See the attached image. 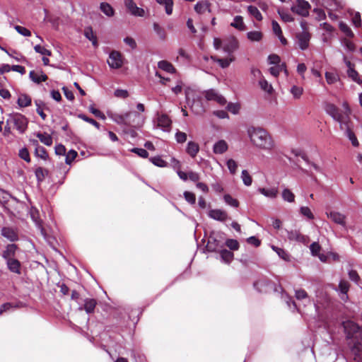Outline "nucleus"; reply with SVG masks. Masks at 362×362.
Masks as SVG:
<instances>
[{"instance_id": "nucleus-29", "label": "nucleus", "mask_w": 362, "mask_h": 362, "mask_svg": "<svg viewBox=\"0 0 362 362\" xmlns=\"http://www.w3.org/2000/svg\"><path fill=\"white\" fill-rule=\"evenodd\" d=\"M49 171L47 169H44L42 167H38L35 170V175L36 177V180L37 182V184H41L45 177L48 175Z\"/></svg>"}, {"instance_id": "nucleus-45", "label": "nucleus", "mask_w": 362, "mask_h": 362, "mask_svg": "<svg viewBox=\"0 0 362 362\" xmlns=\"http://www.w3.org/2000/svg\"><path fill=\"white\" fill-rule=\"evenodd\" d=\"M339 29L343 32L347 37H353L354 36V33L348 25L344 22H340L339 24Z\"/></svg>"}, {"instance_id": "nucleus-33", "label": "nucleus", "mask_w": 362, "mask_h": 362, "mask_svg": "<svg viewBox=\"0 0 362 362\" xmlns=\"http://www.w3.org/2000/svg\"><path fill=\"white\" fill-rule=\"evenodd\" d=\"M211 58L214 62H217L219 64V66L223 69L228 67L230 64L234 60V58L221 59L216 56H211Z\"/></svg>"}, {"instance_id": "nucleus-17", "label": "nucleus", "mask_w": 362, "mask_h": 362, "mask_svg": "<svg viewBox=\"0 0 362 362\" xmlns=\"http://www.w3.org/2000/svg\"><path fill=\"white\" fill-rule=\"evenodd\" d=\"M97 305V301L94 298H86L84 300V304L82 306H79L78 310H84L87 314H91L94 312Z\"/></svg>"}, {"instance_id": "nucleus-2", "label": "nucleus", "mask_w": 362, "mask_h": 362, "mask_svg": "<svg viewBox=\"0 0 362 362\" xmlns=\"http://www.w3.org/2000/svg\"><path fill=\"white\" fill-rule=\"evenodd\" d=\"M251 142L257 147L269 150L273 146V141L268 132L261 127H251L247 129Z\"/></svg>"}, {"instance_id": "nucleus-55", "label": "nucleus", "mask_w": 362, "mask_h": 362, "mask_svg": "<svg viewBox=\"0 0 362 362\" xmlns=\"http://www.w3.org/2000/svg\"><path fill=\"white\" fill-rule=\"evenodd\" d=\"M290 91L295 99H299L303 94V89L300 86H293Z\"/></svg>"}, {"instance_id": "nucleus-9", "label": "nucleus", "mask_w": 362, "mask_h": 362, "mask_svg": "<svg viewBox=\"0 0 362 362\" xmlns=\"http://www.w3.org/2000/svg\"><path fill=\"white\" fill-rule=\"evenodd\" d=\"M325 111L335 121L341 122L343 119V115L339 109L334 104L327 103L325 105Z\"/></svg>"}, {"instance_id": "nucleus-31", "label": "nucleus", "mask_w": 362, "mask_h": 362, "mask_svg": "<svg viewBox=\"0 0 362 362\" xmlns=\"http://www.w3.org/2000/svg\"><path fill=\"white\" fill-rule=\"evenodd\" d=\"M100 11L107 16L112 17L115 14V10L112 6L106 2H102L100 5Z\"/></svg>"}, {"instance_id": "nucleus-24", "label": "nucleus", "mask_w": 362, "mask_h": 362, "mask_svg": "<svg viewBox=\"0 0 362 362\" xmlns=\"http://www.w3.org/2000/svg\"><path fill=\"white\" fill-rule=\"evenodd\" d=\"M199 151V144L194 141H189L186 148V152L192 157L195 158Z\"/></svg>"}, {"instance_id": "nucleus-16", "label": "nucleus", "mask_w": 362, "mask_h": 362, "mask_svg": "<svg viewBox=\"0 0 362 362\" xmlns=\"http://www.w3.org/2000/svg\"><path fill=\"white\" fill-rule=\"evenodd\" d=\"M8 269L16 274H21V263L16 258L6 260Z\"/></svg>"}, {"instance_id": "nucleus-37", "label": "nucleus", "mask_w": 362, "mask_h": 362, "mask_svg": "<svg viewBox=\"0 0 362 362\" xmlns=\"http://www.w3.org/2000/svg\"><path fill=\"white\" fill-rule=\"evenodd\" d=\"M345 136L349 138V139L351 141V144L355 146L358 147L359 146V142L354 134V132L348 127L345 131Z\"/></svg>"}, {"instance_id": "nucleus-26", "label": "nucleus", "mask_w": 362, "mask_h": 362, "mask_svg": "<svg viewBox=\"0 0 362 362\" xmlns=\"http://www.w3.org/2000/svg\"><path fill=\"white\" fill-rule=\"evenodd\" d=\"M23 306V303L18 301V303H5L0 306V315H1L4 313L7 312L13 308H19Z\"/></svg>"}, {"instance_id": "nucleus-52", "label": "nucleus", "mask_w": 362, "mask_h": 362, "mask_svg": "<svg viewBox=\"0 0 362 362\" xmlns=\"http://www.w3.org/2000/svg\"><path fill=\"white\" fill-rule=\"evenodd\" d=\"M11 197V195L5 192L4 190L0 189V205L4 207H6V204L8 202L9 199Z\"/></svg>"}, {"instance_id": "nucleus-19", "label": "nucleus", "mask_w": 362, "mask_h": 362, "mask_svg": "<svg viewBox=\"0 0 362 362\" xmlns=\"http://www.w3.org/2000/svg\"><path fill=\"white\" fill-rule=\"evenodd\" d=\"M18 245L16 244H8L3 251L2 257L5 260L15 258Z\"/></svg>"}, {"instance_id": "nucleus-54", "label": "nucleus", "mask_w": 362, "mask_h": 362, "mask_svg": "<svg viewBox=\"0 0 362 362\" xmlns=\"http://www.w3.org/2000/svg\"><path fill=\"white\" fill-rule=\"evenodd\" d=\"M30 214L32 220L35 223L36 225L40 226V218L38 210L35 207H32Z\"/></svg>"}, {"instance_id": "nucleus-49", "label": "nucleus", "mask_w": 362, "mask_h": 362, "mask_svg": "<svg viewBox=\"0 0 362 362\" xmlns=\"http://www.w3.org/2000/svg\"><path fill=\"white\" fill-rule=\"evenodd\" d=\"M35 105L37 107L36 112L37 114L41 117V118L45 120L47 117L46 114L43 112V110L42 109L41 106L45 105V103L43 101L40 100H35Z\"/></svg>"}, {"instance_id": "nucleus-60", "label": "nucleus", "mask_w": 362, "mask_h": 362, "mask_svg": "<svg viewBox=\"0 0 362 362\" xmlns=\"http://www.w3.org/2000/svg\"><path fill=\"white\" fill-rule=\"evenodd\" d=\"M226 165L232 175L235 174L238 168V164L233 159H228L226 162Z\"/></svg>"}, {"instance_id": "nucleus-44", "label": "nucleus", "mask_w": 362, "mask_h": 362, "mask_svg": "<svg viewBox=\"0 0 362 362\" xmlns=\"http://www.w3.org/2000/svg\"><path fill=\"white\" fill-rule=\"evenodd\" d=\"M224 202L229 206L234 208L239 206V202L238 199L233 198L229 194H226L223 196Z\"/></svg>"}, {"instance_id": "nucleus-21", "label": "nucleus", "mask_w": 362, "mask_h": 362, "mask_svg": "<svg viewBox=\"0 0 362 362\" xmlns=\"http://www.w3.org/2000/svg\"><path fill=\"white\" fill-rule=\"evenodd\" d=\"M288 238L290 240H296L299 243H305L307 240L308 237L302 235L299 231L298 230H291L288 232Z\"/></svg>"}, {"instance_id": "nucleus-27", "label": "nucleus", "mask_w": 362, "mask_h": 362, "mask_svg": "<svg viewBox=\"0 0 362 362\" xmlns=\"http://www.w3.org/2000/svg\"><path fill=\"white\" fill-rule=\"evenodd\" d=\"M257 190L259 193H261L264 196L271 198V199L276 198L278 194V189H277V188H275V187L269 188V189L259 187V188H258Z\"/></svg>"}, {"instance_id": "nucleus-40", "label": "nucleus", "mask_w": 362, "mask_h": 362, "mask_svg": "<svg viewBox=\"0 0 362 362\" xmlns=\"http://www.w3.org/2000/svg\"><path fill=\"white\" fill-rule=\"evenodd\" d=\"M262 36L260 31H250L247 33V37L252 42H259L262 39Z\"/></svg>"}, {"instance_id": "nucleus-35", "label": "nucleus", "mask_w": 362, "mask_h": 362, "mask_svg": "<svg viewBox=\"0 0 362 362\" xmlns=\"http://www.w3.org/2000/svg\"><path fill=\"white\" fill-rule=\"evenodd\" d=\"M158 4L165 6V13L170 15L173 13V0H156Z\"/></svg>"}, {"instance_id": "nucleus-47", "label": "nucleus", "mask_w": 362, "mask_h": 362, "mask_svg": "<svg viewBox=\"0 0 362 362\" xmlns=\"http://www.w3.org/2000/svg\"><path fill=\"white\" fill-rule=\"evenodd\" d=\"M241 178L245 185L250 186L252 182V178L247 170H243L241 173Z\"/></svg>"}, {"instance_id": "nucleus-41", "label": "nucleus", "mask_w": 362, "mask_h": 362, "mask_svg": "<svg viewBox=\"0 0 362 362\" xmlns=\"http://www.w3.org/2000/svg\"><path fill=\"white\" fill-rule=\"evenodd\" d=\"M35 156L45 160L49 158L48 153L45 148H44L43 146L35 148Z\"/></svg>"}, {"instance_id": "nucleus-42", "label": "nucleus", "mask_w": 362, "mask_h": 362, "mask_svg": "<svg viewBox=\"0 0 362 362\" xmlns=\"http://www.w3.org/2000/svg\"><path fill=\"white\" fill-rule=\"evenodd\" d=\"M111 118L115 122H116L118 124L126 125V113L122 115L115 113L111 115Z\"/></svg>"}, {"instance_id": "nucleus-3", "label": "nucleus", "mask_w": 362, "mask_h": 362, "mask_svg": "<svg viewBox=\"0 0 362 362\" xmlns=\"http://www.w3.org/2000/svg\"><path fill=\"white\" fill-rule=\"evenodd\" d=\"M6 123L13 124L20 134H23L28 128V120L25 115L16 112L8 115Z\"/></svg>"}, {"instance_id": "nucleus-4", "label": "nucleus", "mask_w": 362, "mask_h": 362, "mask_svg": "<svg viewBox=\"0 0 362 362\" xmlns=\"http://www.w3.org/2000/svg\"><path fill=\"white\" fill-rule=\"evenodd\" d=\"M127 120L126 126L131 127H139L143 125L144 119L136 111H129L126 112Z\"/></svg>"}, {"instance_id": "nucleus-20", "label": "nucleus", "mask_w": 362, "mask_h": 362, "mask_svg": "<svg viewBox=\"0 0 362 362\" xmlns=\"http://www.w3.org/2000/svg\"><path fill=\"white\" fill-rule=\"evenodd\" d=\"M238 48V41L235 38H231L224 43L223 50L228 54H231Z\"/></svg>"}, {"instance_id": "nucleus-28", "label": "nucleus", "mask_w": 362, "mask_h": 362, "mask_svg": "<svg viewBox=\"0 0 362 362\" xmlns=\"http://www.w3.org/2000/svg\"><path fill=\"white\" fill-rule=\"evenodd\" d=\"M230 26L240 31L246 30V25L244 23L243 18L241 16H236L233 19V22L230 23Z\"/></svg>"}, {"instance_id": "nucleus-13", "label": "nucleus", "mask_w": 362, "mask_h": 362, "mask_svg": "<svg viewBox=\"0 0 362 362\" xmlns=\"http://www.w3.org/2000/svg\"><path fill=\"white\" fill-rule=\"evenodd\" d=\"M298 44L301 50L306 49L309 46L310 40V35L308 32L303 30V32L297 34Z\"/></svg>"}, {"instance_id": "nucleus-43", "label": "nucleus", "mask_w": 362, "mask_h": 362, "mask_svg": "<svg viewBox=\"0 0 362 362\" xmlns=\"http://www.w3.org/2000/svg\"><path fill=\"white\" fill-rule=\"evenodd\" d=\"M150 161L156 166L164 168L168 166V163L165 161L160 156H157L150 158Z\"/></svg>"}, {"instance_id": "nucleus-36", "label": "nucleus", "mask_w": 362, "mask_h": 362, "mask_svg": "<svg viewBox=\"0 0 362 362\" xmlns=\"http://www.w3.org/2000/svg\"><path fill=\"white\" fill-rule=\"evenodd\" d=\"M209 4L207 1H198L194 5V11L199 13H203L206 9L210 11Z\"/></svg>"}, {"instance_id": "nucleus-62", "label": "nucleus", "mask_w": 362, "mask_h": 362, "mask_svg": "<svg viewBox=\"0 0 362 362\" xmlns=\"http://www.w3.org/2000/svg\"><path fill=\"white\" fill-rule=\"evenodd\" d=\"M218 93L214 89H210V90H206L204 92V96L206 99V100H209V101H214V100L216 99V97H217Z\"/></svg>"}, {"instance_id": "nucleus-8", "label": "nucleus", "mask_w": 362, "mask_h": 362, "mask_svg": "<svg viewBox=\"0 0 362 362\" xmlns=\"http://www.w3.org/2000/svg\"><path fill=\"white\" fill-rule=\"evenodd\" d=\"M158 126L164 132L171 130L172 120L166 114L158 115L157 117Z\"/></svg>"}, {"instance_id": "nucleus-58", "label": "nucleus", "mask_w": 362, "mask_h": 362, "mask_svg": "<svg viewBox=\"0 0 362 362\" xmlns=\"http://www.w3.org/2000/svg\"><path fill=\"white\" fill-rule=\"evenodd\" d=\"M226 109L230 112L236 115L239 112L240 109V105L238 103H228Z\"/></svg>"}, {"instance_id": "nucleus-50", "label": "nucleus", "mask_w": 362, "mask_h": 362, "mask_svg": "<svg viewBox=\"0 0 362 362\" xmlns=\"http://www.w3.org/2000/svg\"><path fill=\"white\" fill-rule=\"evenodd\" d=\"M78 117L81 119H83V121H85V122H86L88 123H90V124H93L98 129H100V124L96 120H95L94 119L88 117V116H86L84 114H79L78 115Z\"/></svg>"}, {"instance_id": "nucleus-63", "label": "nucleus", "mask_w": 362, "mask_h": 362, "mask_svg": "<svg viewBox=\"0 0 362 362\" xmlns=\"http://www.w3.org/2000/svg\"><path fill=\"white\" fill-rule=\"evenodd\" d=\"M278 13L279 14L281 18L284 22H293L294 21L293 17L287 11H279Z\"/></svg>"}, {"instance_id": "nucleus-25", "label": "nucleus", "mask_w": 362, "mask_h": 362, "mask_svg": "<svg viewBox=\"0 0 362 362\" xmlns=\"http://www.w3.org/2000/svg\"><path fill=\"white\" fill-rule=\"evenodd\" d=\"M219 253L221 260L226 264H230L234 258V255L231 251L223 247L219 250Z\"/></svg>"}, {"instance_id": "nucleus-64", "label": "nucleus", "mask_w": 362, "mask_h": 362, "mask_svg": "<svg viewBox=\"0 0 362 362\" xmlns=\"http://www.w3.org/2000/svg\"><path fill=\"white\" fill-rule=\"evenodd\" d=\"M130 151L144 158H146L148 156V152L144 148H133L130 150Z\"/></svg>"}, {"instance_id": "nucleus-14", "label": "nucleus", "mask_w": 362, "mask_h": 362, "mask_svg": "<svg viewBox=\"0 0 362 362\" xmlns=\"http://www.w3.org/2000/svg\"><path fill=\"white\" fill-rule=\"evenodd\" d=\"M326 214L327 217L330 218L332 221H334L335 223L341 225L344 227L346 226V216L342 214L334 211H330L329 212H326Z\"/></svg>"}, {"instance_id": "nucleus-15", "label": "nucleus", "mask_w": 362, "mask_h": 362, "mask_svg": "<svg viewBox=\"0 0 362 362\" xmlns=\"http://www.w3.org/2000/svg\"><path fill=\"white\" fill-rule=\"evenodd\" d=\"M208 216L216 221H225L228 218V214L222 209H211Z\"/></svg>"}, {"instance_id": "nucleus-38", "label": "nucleus", "mask_w": 362, "mask_h": 362, "mask_svg": "<svg viewBox=\"0 0 362 362\" xmlns=\"http://www.w3.org/2000/svg\"><path fill=\"white\" fill-rule=\"evenodd\" d=\"M281 196L285 202L292 203L295 201V194L288 188L283 190Z\"/></svg>"}, {"instance_id": "nucleus-53", "label": "nucleus", "mask_w": 362, "mask_h": 362, "mask_svg": "<svg viewBox=\"0 0 362 362\" xmlns=\"http://www.w3.org/2000/svg\"><path fill=\"white\" fill-rule=\"evenodd\" d=\"M300 213L302 216H305L309 220H313L315 218L313 212L308 206H301L300 208Z\"/></svg>"}, {"instance_id": "nucleus-12", "label": "nucleus", "mask_w": 362, "mask_h": 362, "mask_svg": "<svg viewBox=\"0 0 362 362\" xmlns=\"http://www.w3.org/2000/svg\"><path fill=\"white\" fill-rule=\"evenodd\" d=\"M1 235L11 242L19 240L17 230L11 227H3L1 230Z\"/></svg>"}, {"instance_id": "nucleus-32", "label": "nucleus", "mask_w": 362, "mask_h": 362, "mask_svg": "<svg viewBox=\"0 0 362 362\" xmlns=\"http://www.w3.org/2000/svg\"><path fill=\"white\" fill-rule=\"evenodd\" d=\"M158 66L159 69H160L168 73L173 74V73L175 72V69L173 66V64L165 60L160 61L158 63Z\"/></svg>"}, {"instance_id": "nucleus-34", "label": "nucleus", "mask_w": 362, "mask_h": 362, "mask_svg": "<svg viewBox=\"0 0 362 362\" xmlns=\"http://www.w3.org/2000/svg\"><path fill=\"white\" fill-rule=\"evenodd\" d=\"M36 136L46 146H50L52 144V137L47 133L37 132Z\"/></svg>"}, {"instance_id": "nucleus-11", "label": "nucleus", "mask_w": 362, "mask_h": 362, "mask_svg": "<svg viewBox=\"0 0 362 362\" xmlns=\"http://www.w3.org/2000/svg\"><path fill=\"white\" fill-rule=\"evenodd\" d=\"M124 4L129 12L134 16L142 17L144 16V10L139 8L134 3V0H124Z\"/></svg>"}, {"instance_id": "nucleus-39", "label": "nucleus", "mask_w": 362, "mask_h": 362, "mask_svg": "<svg viewBox=\"0 0 362 362\" xmlns=\"http://www.w3.org/2000/svg\"><path fill=\"white\" fill-rule=\"evenodd\" d=\"M247 11L250 13V15L255 18L257 21L262 20V16L259 9L256 6L252 5L249 6L247 7Z\"/></svg>"}, {"instance_id": "nucleus-59", "label": "nucleus", "mask_w": 362, "mask_h": 362, "mask_svg": "<svg viewBox=\"0 0 362 362\" xmlns=\"http://www.w3.org/2000/svg\"><path fill=\"white\" fill-rule=\"evenodd\" d=\"M78 153L77 152L75 151V150H70L67 154H66V158H65V163L67 164V165H70L72 161L76 158V157L77 156Z\"/></svg>"}, {"instance_id": "nucleus-23", "label": "nucleus", "mask_w": 362, "mask_h": 362, "mask_svg": "<svg viewBox=\"0 0 362 362\" xmlns=\"http://www.w3.org/2000/svg\"><path fill=\"white\" fill-rule=\"evenodd\" d=\"M228 150V144L224 140H219L213 146V151L216 154H222Z\"/></svg>"}, {"instance_id": "nucleus-30", "label": "nucleus", "mask_w": 362, "mask_h": 362, "mask_svg": "<svg viewBox=\"0 0 362 362\" xmlns=\"http://www.w3.org/2000/svg\"><path fill=\"white\" fill-rule=\"evenodd\" d=\"M272 248L274 251H275L276 252V254L279 255V257L280 258L285 260L286 262L291 261V255L284 249L280 248V247L274 246V245H272Z\"/></svg>"}, {"instance_id": "nucleus-1", "label": "nucleus", "mask_w": 362, "mask_h": 362, "mask_svg": "<svg viewBox=\"0 0 362 362\" xmlns=\"http://www.w3.org/2000/svg\"><path fill=\"white\" fill-rule=\"evenodd\" d=\"M347 339H354L351 352L354 355V360L362 361V329L355 322L347 321L343 323Z\"/></svg>"}, {"instance_id": "nucleus-61", "label": "nucleus", "mask_w": 362, "mask_h": 362, "mask_svg": "<svg viewBox=\"0 0 362 362\" xmlns=\"http://www.w3.org/2000/svg\"><path fill=\"white\" fill-rule=\"evenodd\" d=\"M18 156L21 159L24 160L27 163L30 162V153L27 148L25 147L20 149Z\"/></svg>"}, {"instance_id": "nucleus-56", "label": "nucleus", "mask_w": 362, "mask_h": 362, "mask_svg": "<svg viewBox=\"0 0 362 362\" xmlns=\"http://www.w3.org/2000/svg\"><path fill=\"white\" fill-rule=\"evenodd\" d=\"M292 153L296 156H300L302 158V159L307 163V164H309L310 163V160H309L308 156L306 155V153L300 150V149H293L292 150Z\"/></svg>"}, {"instance_id": "nucleus-18", "label": "nucleus", "mask_w": 362, "mask_h": 362, "mask_svg": "<svg viewBox=\"0 0 362 362\" xmlns=\"http://www.w3.org/2000/svg\"><path fill=\"white\" fill-rule=\"evenodd\" d=\"M30 79L37 84L46 81L48 78L47 76L40 70L39 72L30 71L29 73Z\"/></svg>"}, {"instance_id": "nucleus-51", "label": "nucleus", "mask_w": 362, "mask_h": 362, "mask_svg": "<svg viewBox=\"0 0 362 362\" xmlns=\"http://www.w3.org/2000/svg\"><path fill=\"white\" fill-rule=\"evenodd\" d=\"M225 245L230 250H238L240 247V244H239L238 241L235 239H227L226 240Z\"/></svg>"}, {"instance_id": "nucleus-5", "label": "nucleus", "mask_w": 362, "mask_h": 362, "mask_svg": "<svg viewBox=\"0 0 362 362\" xmlns=\"http://www.w3.org/2000/svg\"><path fill=\"white\" fill-rule=\"evenodd\" d=\"M254 287L256 288L259 292L267 293L269 289L276 291V284L271 280L267 279H262L254 283Z\"/></svg>"}, {"instance_id": "nucleus-10", "label": "nucleus", "mask_w": 362, "mask_h": 362, "mask_svg": "<svg viewBox=\"0 0 362 362\" xmlns=\"http://www.w3.org/2000/svg\"><path fill=\"white\" fill-rule=\"evenodd\" d=\"M215 233L211 232L209 237L208 243L206 245V249L209 252H217L219 248H222L223 245L221 243L217 237L214 236Z\"/></svg>"}, {"instance_id": "nucleus-48", "label": "nucleus", "mask_w": 362, "mask_h": 362, "mask_svg": "<svg viewBox=\"0 0 362 362\" xmlns=\"http://www.w3.org/2000/svg\"><path fill=\"white\" fill-rule=\"evenodd\" d=\"M259 84L263 90H264L265 92H267L269 94L272 93V92H273L272 86L270 83H269L267 80H265L264 78L260 80L259 81Z\"/></svg>"}, {"instance_id": "nucleus-7", "label": "nucleus", "mask_w": 362, "mask_h": 362, "mask_svg": "<svg viewBox=\"0 0 362 362\" xmlns=\"http://www.w3.org/2000/svg\"><path fill=\"white\" fill-rule=\"evenodd\" d=\"M107 64L112 69H119L122 66V57L118 51H112L107 59Z\"/></svg>"}, {"instance_id": "nucleus-46", "label": "nucleus", "mask_w": 362, "mask_h": 362, "mask_svg": "<svg viewBox=\"0 0 362 362\" xmlns=\"http://www.w3.org/2000/svg\"><path fill=\"white\" fill-rule=\"evenodd\" d=\"M347 75L349 78H351V80L357 83H360L361 81V76L357 71L354 69H350V70H347Z\"/></svg>"}, {"instance_id": "nucleus-22", "label": "nucleus", "mask_w": 362, "mask_h": 362, "mask_svg": "<svg viewBox=\"0 0 362 362\" xmlns=\"http://www.w3.org/2000/svg\"><path fill=\"white\" fill-rule=\"evenodd\" d=\"M32 98L25 93H21L17 100V104L20 107H26L31 105Z\"/></svg>"}, {"instance_id": "nucleus-57", "label": "nucleus", "mask_w": 362, "mask_h": 362, "mask_svg": "<svg viewBox=\"0 0 362 362\" xmlns=\"http://www.w3.org/2000/svg\"><path fill=\"white\" fill-rule=\"evenodd\" d=\"M153 27L154 31L159 36V37L162 40H164L166 36L165 30L157 23H154Z\"/></svg>"}, {"instance_id": "nucleus-6", "label": "nucleus", "mask_w": 362, "mask_h": 362, "mask_svg": "<svg viewBox=\"0 0 362 362\" xmlns=\"http://www.w3.org/2000/svg\"><path fill=\"white\" fill-rule=\"evenodd\" d=\"M310 6L305 0H298L297 4L291 7V11L301 16L306 17L309 15Z\"/></svg>"}]
</instances>
